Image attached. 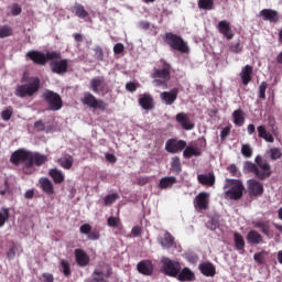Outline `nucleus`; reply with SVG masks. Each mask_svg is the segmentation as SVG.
<instances>
[{"label":"nucleus","instance_id":"nucleus-1","mask_svg":"<svg viewBox=\"0 0 282 282\" xmlns=\"http://www.w3.org/2000/svg\"><path fill=\"white\" fill-rule=\"evenodd\" d=\"M10 162L13 166L24 164L22 167L24 175H32L34 166H43L47 162V155L21 148L11 154Z\"/></svg>","mask_w":282,"mask_h":282},{"label":"nucleus","instance_id":"nucleus-2","mask_svg":"<svg viewBox=\"0 0 282 282\" xmlns=\"http://www.w3.org/2000/svg\"><path fill=\"white\" fill-rule=\"evenodd\" d=\"M254 163L247 161L243 163V172L245 173H253L258 180H268L270 175H272V167L270 163L263 160V156L257 155L254 159Z\"/></svg>","mask_w":282,"mask_h":282},{"label":"nucleus","instance_id":"nucleus-3","mask_svg":"<svg viewBox=\"0 0 282 282\" xmlns=\"http://www.w3.org/2000/svg\"><path fill=\"white\" fill-rule=\"evenodd\" d=\"M22 85H18L15 88V96L18 98H32L34 94H39V89H41V79L39 77H25L22 78Z\"/></svg>","mask_w":282,"mask_h":282},{"label":"nucleus","instance_id":"nucleus-4","mask_svg":"<svg viewBox=\"0 0 282 282\" xmlns=\"http://www.w3.org/2000/svg\"><path fill=\"white\" fill-rule=\"evenodd\" d=\"M172 66L165 59H161V68H154L151 74L154 87H162V89H169V80H171Z\"/></svg>","mask_w":282,"mask_h":282},{"label":"nucleus","instance_id":"nucleus-5","mask_svg":"<svg viewBox=\"0 0 282 282\" xmlns=\"http://www.w3.org/2000/svg\"><path fill=\"white\" fill-rule=\"evenodd\" d=\"M163 41L169 45V47H171V50H174V52H180L181 54H188V52H191V48L186 41H184V37L173 32H166L163 35Z\"/></svg>","mask_w":282,"mask_h":282},{"label":"nucleus","instance_id":"nucleus-6","mask_svg":"<svg viewBox=\"0 0 282 282\" xmlns=\"http://www.w3.org/2000/svg\"><path fill=\"white\" fill-rule=\"evenodd\" d=\"M225 188H229L228 191L225 192V197L234 202H239V199L243 197V191H246L243 182H241V180L235 178H227Z\"/></svg>","mask_w":282,"mask_h":282},{"label":"nucleus","instance_id":"nucleus-7","mask_svg":"<svg viewBox=\"0 0 282 282\" xmlns=\"http://www.w3.org/2000/svg\"><path fill=\"white\" fill-rule=\"evenodd\" d=\"M26 57L30 58L35 65H47V61H58L62 58L61 52H47L44 54L39 51H30L26 53Z\"/></svg>","mask_w":282,"mask_h":282},{"label":"nucleus","instance_id":"nucleus-8","mask_svg":"<svg viewBox=\"0 0 282 282\" xmlns=\"http://www.w3.org/2000/svg\"><path fill=\"white\" fill-rule=\"evenodd\" d=\"M182 270V264L180 261L172 260L169 257L161 258V272L165 274V276H171L172 279L177 278Z\"/></svg>","mask_w":282,"mask_h":282},{"label":"nucleus","instance_id":"nucleus-9","mask_svg":"<svg viewBox=\"0 0 282 282\" xmlns=\"http://www.w3.org/2000/svg\"><path fill=\"white\" fill-rule=\"evenodd\" d=\"M43 98L47 104L50 111H61V109H63V98L54 90H45Z\"/></svg>","mask_w":282,"mask_h":282},{"label":"nucleus","instance_id":"nucleus-10","mask_svg":"<svg viewBox=\"0 0 282 282\" xmlns=\"http://www.w3.org/2000/svg\"><path fill=\"white\" fill-rule=\"evenodd\" d=\"M83 105H86L90 109H99L100 111H107V102L102 99H97L91 93H85L82 99Z\"/></svg>","mask_w":282,"mask_h":282},{"label":"nucleus","instance_id":"nucleus-11","mask_svg":"<svg viewBox=\"0 0 282 282\" xmlns=\"http://www.w3.org/2000/svg\"><path fill=\"white\" fill-rule=\"evenodd\" d=\"M90 89L94 94H109V84H107V79L105 76H96L90 79Z\"/></svg>","mask_w":282,"mask_h":282},{"label":"nucleus","instance_id":"nucleus-12","mask_svg":"<svg viewBox=\"0 0 282 282\" xmlns=\"http://www.w3.org/2000/svg\"><path fill=\"white\" fill-rule=\"evenodd\" d=\"M210 206V193L208 192H200L194 198V208L197 210H208Z\"/></svg>","mask_w":282,"mask_h":282},{"label":"nucleus","instance_id":"nucleus-13","mask_svg":"<svg viewBox=\"0 0 282 282\" xmlns=\"http://www.w3.org/2000/svg\"><path fill=\"white\" fill-rule=\"evenodd\" d=\"M175 120L185 131H193L195 129L194 121L191 120V117L186 112L176 113Z\"/></svg>","mask_w":282,"mask_h":282},{"label":"nucleus","instance_id":"nucleus-14","mask_svg":"<svg viewBox=\"0 0 282 282\" xmlns=\"http://www.w3.org/2000/svg\"><path fill=\"white\" fill-rule=\"evenodd\" d=\"M184 149H186V141L184 140L169 139L165 143V151L167 153H180Z\"/></svg>","mask_w":282,"mask_h":282},{"label":"nucleus","instance_id":"nucleus-15","mask_svg":"<svg viewBox=\"0 0 282 282\" xmlns=\"http://www.w3.org/2000/svg\"><path fill=\"white\" fill-rule=\"evenodd\" d=\"M263 184L257 180L248 181L249 197H261L263 195Z\"/></svg>","mask_w":282,"mask_h":282},{"label":"nucleus","instance_id":"nucleus-16","mask_svg":"<svg viewBox=\"0 0 282 282\" xmlns=\"http://www.w3.org/2000/svg\"><path fill=\"white\" fill-rule=\"evenodd\" d=\"M53 62L50 63L51 70L53 74H67V69H69V61L68 59H61V61H55L52 59Z\"/></svg>","mask_w":282,"mask_h":282},{"label":"nucleus","instance_id":"nucleus-17","mask_svg":"<svg viewBox=\"0 0 282 282\" xmlns=\"http://www.w3.org/2000/svg\"><path fill=\"white\" fill-rule=\"evenodd\" d=\"M139 105L145 111H153V109H155V101L153 100V96L149 93L139 96Z\"/></svg>","mask_w":282,"mask_h":282},{"label":"nucleus","instance_id":"nucleus-18","mask_svg":"<svg viewBox=\"0 0 282 282\" xmlns=\"http://www.w3.org/2000/svg\"><path fill=\"white\" fill-rule=\"evenodd\" d=\"M218 32L227 39V41H232L235 39V33H232V28H230V22L223 20L218 22L217 25Z\"/></svg>","mask_w":282,"mask_h":282},{"label":"nucleus","instance_id":"nucleus-19","mask_svg":"<svg viewBox=\"0 0 282 282\" xmlns=\"http://www.w3.org/2000/svg\"><path fill=\"white\" fill-rule=\"evenodd\" d=\"M180 94V89L173 88L170 91H163L160 94V98L164 105L171 106L174 105L175 100H177V95Z\"/></svg>","mask_w":282,"mask_h":282},{"label":"nucleus","instance_id":"nucleus-20","mask_svg":"<svg viewBox=\"0 0 282 282\" xmlns=\"http://www.w3.org/2000/svg\"><path fill=\"white\" fill-rule=\"evenodd\" d=\"M137 270L144 276H151L153 274V262L151 260H142L138 263Z\"/></svg>","mask_w":282,"mask_h":282},{"label":"nucleus","instance_id":"nucleus-21","mask_svg":"<svg viewBox=\"0 0 282 282\" xmlns=\"http://www.w3.org/2000/svg\"><path fill=\"white\" fill-rule=\"evenodd\" d=\"M75 261L79 268H87L89 265V256L83 249H75Z\"/></svg>","mask_w":282,"mask_h":282},{"label":"nucleus","instance_id":"nucleus-22","mask_svg":"<svg viewBox=\"0 0 282 282\" xmlns=\"http://www.w3.org/2000/svg\"><path fill=\"white\" fill-rule=\"evenodd\" d=\"M260 17L263 18V21H270V23H279V12L272 9H263L260 11Z\"/></svg>","mask_w":282,"mask_h":282},{"label":"nucleus","instance_id":"nucleus-23","mask_svg":"<svg viewBox=\"0 0 282 282\" xmlns=\"http://www.w3.org/2000/svg\"><path fill=\"white\" fill-rule=\"evenodd\" d=\"M159 243L164 250H171L175 246V237L166 231L163 237L159 238Z\"/></svg>","mask_w":282,"mask_h":282},{"label":"nucleus","instance_id":"nucleus-24","mask_svg":"<svg viewBox=\"0 0 282 282\" xmlns=\"http://www.w3.org/2000/svg\"><path fill=\"white\" fill-rule=\"evenodd\" d=\"M263 236L259 234L257 230H250L247 235V243H250L251 246H260L261 243H264Z\"/></svg>","mask_w":282,"mask_h":282},{"label":"nucleus","instance_id":"nucleus-25","mask_svg":"<svg viewBox=\"0 0 282 282\" xmlns=\"http://www.w3.org/2000/svg\"><path fill=\"white\" fill-rule=\"evenodd\" d=\"M177 281L181 282H188V281H195V273L189 268H183L181 267V271L176 275Z\"/></svg>","mask_w":282,"mask_h":282},{"label":"nucleus","instance_id":"nucleus-26","mask_svg":"<svg viewBox=\"0 0 282 282\" xmlns=\"http://www.w3.org/2000/svg\"><path fill=\"white\" fill-rule=\"evenodd\" d=\"M252 72H253V68L250 65H246L245 67H242L240 72V78L245 87L250 85V83L252 82Z\"/></svg>","mask_w":282,"mask_h":282},{"label":"nucleus","instance_id":"nucleus-27","mask_svg":"<svg viewBox=\"0 0 282 282\" xmlns=\"http://www.w3.org/2000/svg\"><path fill=\"white\" fill-rule=\"evenodd\" d=\"M198 269L204 276H215L217 274V269L213 262H203L198 265Z\"/></svg>","mask_w":282,"mask_h":282},{"label":"nucleus","instance_id":"nucleus-28","mask_svg":"<svg viewBox=\"0 0 282 282\" xmlns=\"http://www.w3.org/2000/svg\"><path fill=\"white\" fill-rule=\"evenodd\" d=\"M39 184L43 193H45L46 195H54V184L52 183V181H50V178L41 177L39 180Z\"/></svg>","mask_w":282,"mask_h":282},{"label":"nucleus","instance_id":"nucleus-29","mask_svg":"<svg viewBox=\"0 0 282 282\" xmlns=\"http://www.w3.org/2000/svg\"><path fill=\"white\" fill-rule=\"evenodd\" d=\"M174 184H177V177L164 176L160 180L159 188H161V191H166V188H173Z\"/></svg>","mask_w":282,"mask_h":282},{"label":"nucleus","instance_id":"nucleus-30","mask_svg":"<svg viewBox=\"0 0 282 282\" xmlns=\"http://www.w3.org/2000/svg\"><path fill=\"white\" fill-rule=\"evenodd\" d=\"M197 180L203 186H215V174L214 173L198 174Z\"/></svg>","mask_w":282,"mask_h":282},{"label":"nucleus","instance_id":"nucleus-31","mask_svg":"<svg viewBox=\"0 0 282 282\" xmlns=\"http://www.w3.org/2000/svg\"><path fill=\"white\" fill-rule=\"evenodd\" d=\"M48 175L52 177L54 184H63L65 182V174L58 169H51Z\"/></svg>","mask_w":282,"mask_h":282},{"label":"nucleus","instance_id":"nucleus-32","mask_svg":"<svg viewBox=\"0 0 282 282\" xmlns=\"http://www.w3.org/2000/svg\"><path fill=\"white\" fill-rule=\"evenodd\" d=\"M254 228H259L260 231L265 235V237H272V231L270 230V220H258L254 223Z\"/></svg>","mask_w":282,"mask_h":282},{"label":"nucleus","instance_id":"nucleus-33","mask_svg":"<svg viewBox=\"0 0 282 282\" xmlns=\"http://www.w3.org/2000/svg\"><path fill=\"white\" fill-rule=\"evenodd\" d=\"M234 124L236 127H243L246 122V112L242 109H237L232 112Z\"/></svg>","mask_w":282,"mask_h":282},{"label":"nucleus","instance_id":"nucleus-34","mask_svg":"<svg viewBox=\"0 0 282 282\" xmlns=\"http://www.w3.org/2000/svg\"><path fill=\"white\" fill-rule=\"evenodd\" d=\"M257 131H258V137L264 140L265 142H270V143L274 142V137L272 135V133H270L265 129V126H259L257 128Z\"/></svg>","mask_w":282,"mask_h":282},{"label":"nucleus","instance_id":"nucleus-35","mask_svg":"<svg viewBox=\"0 0 282 282\" xmlns=\"http://www.w3.org/2000/svg\"><path fill=\"white\" fill-rule=\"evenodd\" d=\"M73 12L78 19L89 18V12H87V10H85V7L80 3H75V6L73 7Z\"/></svg>","mask_w":282,"mask_h":282},{"label":"nucleus","instance_id":"nucleus-36","mask_svg":"<svg viewBox=\"0 0 282 282\" xmlns=\"http://www.w3.org/2000/svg\"><path fill=\"white\" fill-rule=\"evenodd\" d=\"M57 162L59 166H62V169H65L66 171H69V169L74 166V158L69 154H66L64 158L58 159Z\"/></svg>","mask_w":282,"mask_h":282},{"label":"nucleus","instance_id":"nucleus-37","mask_svg":"<svg viewBox=\"0 0 282 282\" xmlns=\"http://www.w3.org/2000/svg\"><path fill=\"white\" fill-rule=\"evenodd\" d=\"M106 278H109V274H105L104 270L95 269L93 272V279L90 282H109Z\"/></svg>","mask_w":282,"mask_h":282},{"label":"nucleus","instance_id":"nucleus-38","mask_svg":"<svg viewBox=\"0 0 282 282\" xmlns=\"http://www.w3.org/2000/svg\"><path fill=\"white\" fill-rule=\"evenodd\" d=\"M171 171L175 175H180L182 173V161H180V156H174L171 160Z\"/></svg>","mask_w":282,"mask_h":282},{"label":"nucleus","instance_id":"nucleus-39","mask_svg":"<svg viewBox=\"0 0 282 282\" xmlns=\"http://www.w3.org/2000/svg\"><path fill=\"white\" fill-rule=\"evenodd\" d=\"M234 243L236 250H245L246 248V240H243V236L239 232L234 234Z\"/></svg>","mask_w":282,"mask_h":282},{"label":"nucleus","instance_id":"nucleus-40","mask_svg":"<svg viewBox=\"0 0 282 282\" xmlns=\"http://www.w3.org/2000/svg\"><path fill=\"white\" fill-rule=\"evenodd\" d=\"M59 270L63 272L64 276L69 278L72 276V267L69 264V261L63 259L59 263Z\"/></svg>","mask_w":282,"mask_h":282},{"label":"nucleus","instance_id":"nucleus-41","mask_svg":"<svg viewBox=\"0 0 282 282\" xmlns=\"http://www.w3.org/2000/svg\"><path fill=\"white\" fill-rule=\"evenodd\" d=\"M199 10H215V0H198Z\"/></svg>","mask_w":282,"mask_h":282},{"label":"nucleus","instance_id":"nucleus-42","mask_svg":"<svg viewBox=\"0 0 282 282\" xmlns=\"http://www.w3.org/2000/svg\"><path fill=\"white\" fill-rule=\"evenodd\" d=\"M193 155L195 158H199V155H202V152L197 148H193V147L185 148L183 152V156L188 159V158H193Z\"/></svg>","mask_w":282,"mask_h":282},{"label":"nucleus","instance_id":"nucleus-43","mask_svg":"<svg viewBox=\"0 0 282 282\" xmlns=\"http://www.w3.org/2000/svg\"><path fill=\"white\" fill-rule=\"evenodd\" d=\"M265 254H268V252L265 250L257 252V253L253 254V260L259 265H263V263H265Z\"/></svg>","mask_w":282,"mask_h":282},{"label":"nucleus","instance_id":"nucleus-44","mask_svg":"<svg viewBox=\"0 0 282 282\" xmlns=\"http://www.w3.org/2000/svg\"><path fill=\"white\" fill-rule=\"evenodd\" d=\"M13 31L12 26L2 25L0 26V39H8V36H12Z\"/></svg>","mask_w":282,"mask_h":282},{"label":"nucleus","instance_id":"nucleus-45","mask_svg":"<svg viewBox=\"0 0 282 282\" xmlns=\"http://www.w3.org/2000/svg\"><path fill=\"white\" fill-rule=\"evenodd\" d=\"M118 199H120V195L118 193H112L110 195H107L104 198V202L106 206H111V204H115Z\"/></svg>","mask_w":282,"mask_h":282},{"label":"nucleus","instance_id":"nucleus-46","mask_svg":"<svg viewBox=\"0 0 282 282\" xmlns=\"http://www.w3.org/2000/svg\"><path fill=\"white\" fill-rule=\"evenodd\" d=\"M12 116H14V109L11 106L1 111V118L6 122H8V120H10Z\"/></svg>","mask_w":282,"mask_h":282},{"label":"nucleus","instance_id":"nucleus-47","mask_svg":"<svg viewBox=\"0 0 282 282\" xmlns=\"http://www.w3.org/2000/svg\"><path fill=\"white\" fill-rule=\"evenodd\" d=\"M10 219V210L3 209V213L0 212V228L6 226V221Z\"/></svg>","mask_w":282,"mask_h":282},{"label":"nucleus","instance_id":"nucleus-48","mask_svg":"<svg viewBox=\"0 0 282 282\" xmlns=\"http://www.w3.org/2000/svg\"><path fill=\"white\" fill-rule=\"evenodd\" d=\"M241 154L245 158H252V147L250 144L246 143L241 145Z\"/></svg>","mask_w":282,"mask_h":282},{"label":"nucleus","instance_id":"nucleus-49","mask_svg":"<svg viewBox=\"0 0 282 282\" xmlns=\"http://www.w3.org/2000/svg\"><path fill=\"white\" fill-rule=\"evenodd\" d=\"M227 171H228V173H230L231 177H240L241 176V172H239V167H237L234 163L227 167Z\"/></svg>","mask_w":282,"mask_h":282},{"label":"nucleus","instance_id":"nucleus-50","mask_svg":"<svg viewBox=\"0 0 282 282\" xmlns=\"http://www.w3.org/2000/svg\"><path fill=\"white\" fill-rule=\"evenodd\" d=\"M107 224H108L109 228H118V226H120V218L110 216L107 219Z\"/></svg>","mask_w":282,"mask_h":282},{"label":"nucleus","instance_id":"nucleus-51","mask_svg":"<svg viewBox=\"0 0 282 282\" xmlns=\"http://www.w3.org/2000/svg\"><path fill=\"white\" fill-rule=\"evenodd\" d=\"M282 153L279 148H272L270 150V158L271 160H281Z\"/></svg>","mask_w":282,"mask_h":282},{"label":"nucleus","instance_id":"nucleus-52","mask_svg":"<svg viewBox=\"0 0 282 282\" xmlns=\"http://www.w3.org/2000/svg\"><path fill=\"white\" fill-rule=\"evenodd\" d=\"M265 89H268V83L262 82L259 86V98L265 100Z\"/></svg>","mask_w":282,"mask_h":282},{"label":"nucleus","instance_id":"nucleus-53","mask_svg":"<svg viewBox=\"0 0 282 282\" xmlns=\"http://www.w3.org/2000/svg\"><path fill=\"white\" fill-rule=\"evenodd\" d=\"M94 52H95V56H96L97 61H105V52H102L101 46H96L94 48Z\"/></svg>","mask_w":282,"mask_h":282},{"label":"nucleus","instance_id":"nucleus-54","mask_svg":"<svg viewBox=\"0 0 282 282\" xmlns=\"http://www.w3.org/2000/svg\"><path fill=\"white\" fill-rule=\"evenodd\" d=\"M230 52H232L234 54H241V52L243 51V47H241V43H236L234 45H231L229 47Z\"/></svg>","mask_w":282,"mask_h":282},{"label":"nucleus","instance_id":"nucleus-55","mask_svg":"<svg viewBox=\"0 0 282 282\" xmlns=\"http://www.w3.org/2000/svg\"><path fill=\"white\" fill-rule=\"evenodd\" d=\"M90 241H98L100 239V232L98 230H90L89 235L87 236Z\"/></svg>","mask_w":282,"mask_h":282},{"label":"nucleus","instance_id":"nucleus-56","mask_svg":"<svg viewBox=\"0 0 282 282\" xmlns=\"http://www.w3.org/2000/svg\"><path fill=\"white\" fill-rule=\"evenodd\" d=\"M90 230H91V225H89V224H84V225H82L80 227H79V232L82 234V235H89V232H90Z\"/></svg>","mask_w":282,"mask_h":282},{"label":"nucleus","instance_id":"nucleus-57","mask_svg":"<svg viewBox=\"0 0 282 282\" xmlns=\"http://www.w3.org/2000/svg\"><path fill=\"white\" fill-rule=\"evenodd\" d=\"M34 129H36V131H45V122H43L42 119L35 121Z\"/></svg>","mask_w":282,"mask_h":282},{"label":"nucleus","instance_id":"nucleus-58","mask_svg":"<svg viewBox=\"0 0 282 282\" xmlns=\"http://www.w3.org/2000/svg\"><path fill=\"white\" fill-rule=\"evenodd\" d=\"M113 52L115 54H122V52H124V44L122 43L115 44Z\"/></svg>","mask_w":282,"mask_h":282},{"label":"nucleus","instance_id":"nucleus-59","mask_svg":"<svg viewBox=\"0 0 282 282\" xmlns=\"http://www.w3.org/2000/svg\"><path fill=\"white\" fill-rule=\"evenodd\" d=\"M126 89H127V91H130L131 94H133V91H135L138 89V85L133 82H129L126 85Z\"/></svg>","mask_w":282,"mask_h":282},{"label":"nucleus","instance_id":"nucleus-60","mask_svg":"<svg viewBox=\"0 0 282 282\" xmlns=\"http://www.w3.org/2000/svg\"><path fill=\"white\" fill-rule=\"evenodd\" d=\"M22 9L19 4H13L12 9H11V14L13 17H19V14H21Z\"/></svg>","mask_w":282,"mask_h":282},{"label":"nucleus","instance_id":"nucleus-61","mask_svg":"<svg viewBox=\"0 0 282 282\" xmlns=\"http://www.w3.org/2000/svg\"><path fill=\"white\" fill-rule=\"evenodd\" d=\"M132 237H140L142 235V227L140 226H134L131 230Z\"/></svg>","mask_w":282,"mask_h":282},{"label":"nucleus","instance_id":"nucleus-62","mask_svg":"<svg viewBox=\"0 0 282 282\" xmlns=\"http://www.w3.org/2000/svg\"><path fill=\"white\" fill-rule=\"evenodd\" d=\"M228 135H230V128L226 127L221 130L220 138H221V140H226V138H228Z\"/></svg>","mask_w":282,"mask_h":282},{"label":"nucleus","instance_id":"nucleus-63","mask_svg":"<svg viewBox=\"0 0 282 282\" xmlns=\"http://www.w3.org/2000/svg\"><path fill=\"white\" fill-rule=\"evenodd\" d=\"M106 160L107 162H110V164H116V162H118L116 155L111 153L106 154Z\"/></svg>","mask_w":282,"mask_h":282},{"label":"nucleus","instance_id":"nucleus-64","mask_svg":"<svg viewBox=\"0 0 282 282\" xmlns=\"http://www.w3.org/2000/svg\"><path fill=\"white\" fill-rule=\"evenodd\" d=\"M42 278L45 282H54V274L52 273H43Z\"/></svg>","mask_w":282,"mask_h":282}]
</instances>
